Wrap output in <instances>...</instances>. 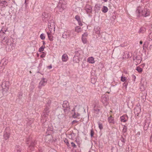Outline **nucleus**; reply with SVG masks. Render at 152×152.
<instances>
[{
    "label": "nucleus",
    "mask_w": 152,
    "mask_h": 152,
    "mask_svg": "<svg viewBox=\"0 0 152 152\" xmlns=\"http://www.w3.org/2000/svg\"><path fill=\"white\" fill-rule=\"evenodd\" d=\"M7 31L5 30L4 31L1 30L0 31V40L2 41L3 42L6 44L7 45L6 48H8L11 51L12 50V47L13 45V43L12 42L10 39H8V37L5 32Z\"/></svg>",
    "instance_id": "obj_1"
},
{
    "label": "nucleus",
    "mask_w": 152,
    "mask_h": 152,
    "mask_svg": "<svg viewBox=\"0 0 152 152\" xmlns=\"http://www.w3.org/2000/svg\"><path fill=\"white\" fill-rule=\"evenodd\" d=\"M26 143L28 145L27 152H32L34 150V146L36 144V141L35 140H33L31 137H29L27 140Z\"/></svg>",
    "instance_id": "obj_2"
},
{
    "label": "nucleus",
    "mask_w": 152,
    "mask_h": 152,
    "mask_svg": "<svg viewBox=\"0 0 152 152\" xmlns=\"http://www.w3.org/2000/svg\"><path fill=\"white\" fill-rule=\"evenodd\" d=\"M50 112L48 107H45L41 115L42 119L41 122L42 124L44 123V126L46 124V119L48 116L49 113Z\"/></svg>",
    "instance_id": "obj_3"
},
{
    "label": "nucleus",
    "mask_w": 152,
    "mask_h": 152,
    "mask_svg": "<svg viewBox=\"0 0 152 152\" xmlns=\"http://www.w3.org/2000/svg\"><path fill=\"white\" fill-rule=\"evenodd\" d=\"M66 7V2L63 0H60L55 9L57 11L62 12Z\"/></svg>",
    "instance_id": "obj_4"
},
{
    "label": "nucleus",
    "mask_w": 152,
    "mask_h": 152,
    "mask_svg": "<svg viewBox=\"0 0 152 152\" xmlns=\"http://www.w3.org/2000/svg\"><path fill=\"white\" fill-rule=\"evenodd\" d=\"M63 110L65 114H68L70 110L69 103L67 101H64L62 104Z\"/></svg>",
    "instance_id": "obj_5"
},
{
    "label": "nucleus",
    "mask_w": 152,
    "mask_h": 152,
    "mask_svg": "<svg viewBox=\"0 0 152 152\" xmlns=\"http://www.w3.org/2000/svg\"><path fill=\"white\" fill-rule=\"evenodd\" d=\"M50 17V15L46 12H43L41 16L42 20L45 22H48Z\"/></svg>",
    "instance_id": "obj_6"
},
{
    "label": "nucleus",
    "mask_w": 152,
    "mask_h": 152,
    "mask_svg": "<svg viewBox=\"0 0 152 152\" xmlns=\"http://www.w3.org/2000/svg\"><path fill=\"white\" fill-rule=\"evenodd\" d=\"M9 82L8 81H4L2 83L3 93H6L9 88Z\"/></svg>",
    "instance_id": "obj_7"
},
{
    "label": "nucleus",
    "mask_w": 152,
    "mask_h": 152,
    "mask_svg": "<svg viewBox=\"0 0 152 152\" xmlns=\"http://www.w3.org/2000/svg\"><path fill=\"white\" fill-rule=\"evenodd\" d=\"M43 126L44 127L47 128V131L46 132V133L47 134H48L50 135L53 131V126L50 124L48 125L47 122L44 126V123L43 124Z\"/></svg>",
    "instance_id": "obj_8"
},
{
    "label": "nucleus",
    "mask_w": 152,
    "mask_h": 152,
    "mask_svg": "<svg viewBox=\"0 0 152 152\" xmlns=\"http://www.w3.org/2000/svg\"><path fill=\"white\" fill-rule=\"evenodd\" d=\"M138 11L139 14H141L143 16L145 17L149 15L150 13L149 9L146 8H144L141 12H140L139 11Z\"/></svg>",
    "instance_id": "obj_9"
},
{
    "label": "nucleus",
    "mask_w": 152,
    "mask_h": 152,
    "mask_svg": "<svg viewBox=\"0 0 152 152\" xmlns=\"http://www.w3.org/2000/svg\"><path fill=\"white\" fill-rule=\"evenodd\" d=\"M10 135V128L6 127L4 132L3 137L4 140H7L9 139Z\"/></svg>",
    "instance_id": "obj_10"
},
{
    "label": "nucleus",
    "mask_w": 152,
    "mask_h": 152,
    "mask_svg": "<svg viewBox=\"0 0 152 152\" xmlns=\"http://www.w3.org/2000/svg\"><path fill=\"white\" fill-rule=\"evenodd\" d=\"M150 123V119L149 118H147L145 120L144 126V130H147Z\"/></svg>",
    "instance_id": "obj_11"
},
{
    "label": "nucleus",
    "mask_w": 152,
    "mask_h": 152,
    "mask_svg": "<svg viewBox=\"0 0 152 152\" xmlns=\"http://www.w3.org/2000/svg\"><path fill=\"white\" fill-rule=\"evenodd\" d=\"M109 98L108 97H106L105 96L103 95L102 96L101 102L105 106L107 105L108 103Z\"/></svg>",
    "instance_id": "obj_12"
},
{
    "label": "nucleus",
    "mask_w": 152,
    "mask_h": 152,
    "mask_svg": "<svg viewBox=\"0 0 152 152\" xmlns=\"http://www.w3.org/2000/svg\"><path fill=\"white\" fill-rule=\"evenodd\" d=\"M47 81V80L45 78H42V80L39 83L38 88L40 89L43 86H45L46 84Z\"/></svg>",
    "instance_id": "obj_13"
},
{
    "label": "nucleus",
    "mask_w": 152,
    "mask_h": 152,
    "mask_svg": "<svg viewBox=\"0 0 152 152\" xmlns=\"http://www.w3.org/2000/svg\"><path fill=\"white\" fill-rule=\"evenodd\" d=\"M85 8L87 13H91L92 12V7L91 5L89 4H86L85 7Z\"/></svg>",
    "instance_id": "obj_14"
},
{
    "label": "nucleus",
    "mask_w": 152,
    "mask_h": 152,
    "mask_svg": "<svg viewBox=\"0 0 152 152\" xmlns=\"http://www.w3.org/2000/svg\"><path fill=\"white\" fill-rule=\"evenodd\" d=\"M106 35V34L105 33H102L100 40L102 42H105L107 41V39Z\"/></svg>",
    "instance_id": "obj_15"
},
{
    "label": "nucleus",
    "mask_w": 152,
    "mask_h": 152,
    "mask_svg": "<svg viewBox=\"0 0 152 152\" xmlns=\"http://www.w3.org/2000/svg\"><path fill=\"white\" fill-rule=\"evenodd\" d=\"M140 112V107L137 106L135 107L134 110V114L135 115H138V114Z\"/></svg>",
    "instance_id": "obj_16"
},
{
    "label": "nucleus",
    "mask_w": 152,
    "mask_h": 152,
    "mask_svg": "<svg viewBox=\"0 0 152 152\" xmlns=\"http://www.w3.org/2000/svg\"><path fill=\"white\" fill-rule=\"evenodd\" d=\"M93 110L94 113L96 114H98L100 110V109L99 108L98 106H96V104L94 105L93 108Z\"/></svg>",
    "instance_id": "obj_17"
},
{
    "label": "nucleus",
    "mask_w": 152,
    "mask_h": 152,
    "mask_svg": "<svg viewBox=\"0 0 152 152\" xmlns=\"http://www.w3.org/2000/svg\"><path fill=\"white\" fill-rule=\"evenodd\" d=\"M8 5V3L6 1H0V7H5Z\"/></svg>",
    "instance_id": "obj_18"
},
{
    "label": "nucleus",
    "mask_w": 152,
    "mask_h": 152,
    "mask_svg": "<svg viewBox=\"0 0 152 152\" xmlns=\"http://www.w3.org/2000/svg\"><path fill=\"white\" fill-rule=\"evenodd\" d=\"M75 19L77 21L79 25L80 26H82L83 24L81 23L80 16L79 15H77L75 16Z\"/></svg>",
    "instance_id": "obj_19"
},
{
    "label": "nucleus",
    "mask_w": 152,
    "mask_h": 152,
    "mask_svg": "<svg viewBox=\"0 0 152 152\" xmlns=\"http://www.w3.org/2000/svg\"><path fill=\"white\" fill-rule=\"evenodd\" d=\"M120 118L122 122H125L127 120L128 117L127 115H124L121 116Z\"/></svg>",
    "instance_id": "obj_20"
},
{
    "label": "nucleus",
    "mask_w": 152,
    "mask_h": 152,
    "mask_svg": "<svg viewBox=\"0 0 152 152\" xmlns=\"http://www.w3.org/2000/svg\"><path fill=\"white\" fill-rule=\"evenodd\" d=\"M142 61L141 57L140 55H138L136 58V59L135 61V62L136 63H135V64L136 65H137L138 64H140L141 63V62Z\"/></svg>",
    "instance_id": "obj_21"
},
{
    "label": "nucleus",
    "mask_w": 152,
    "mask_h": 152,
    "mask_svg": "<svg viewBox=\"0 0 152 152\" xmlns=\"http://www.w3.org/2000/svg\"><path fill=\"white\" fill-rule=\"evenodd\" d=\"M142 79L141 82V84H142V85L140 87V89L141 91H143L145 90V87L144 86L145 83L146 84L147 82L145 80L144 82H143V83H142Z\"/></svg>",
    "instance_id": "obj_22"
},
{
    "label": "nucleus",
    "mask_w": 152,
    "mask_h": 152,
    "mask_svg": "<svg viewBox=\"0 0 152 152\" xmlns=\"http://www.w3.org/2000/svg\"><path fill=\"white\" fill-rule=\"evenodd\" d=\"M126 136V135H125V134H123V135H121V137L120 140H121V141L123 143H124L125 142H126V139H125ZM123 144H122V145H121V146L119 145V142H118V145L120 146H122L123 145Z\"/></svg>",
    "instance_id": "obj_23"
},
{
    "label": "nucleus",
    "mask_w": 152,
    "mask_h": 152,
    "mask_svg": "<svg viewBox=\"0 0 152 152\" xmlns=\"http://www.w3.org/2000/svg\"><path fill=\"white\" fill-rule=\"evenodd\" d=\"M108 122L110 124H114L115 121L114 119V117H113L112 116H110L108 118Z\"/></svg>",
    "instance_id": "obj_24"
},
{
    "label": "nucleus",
    "mask_w": 152,
    "mask_h": 152,
    "mask_svg": "<svg viewBox=\"0 0 152 152\" xmlns=\"http://www.w3.org/2000/svg\"><path fill=\"white\" fill-rule=\"evenodd\" d=\"M100 28L99 27H95L94 28V30L96 34H98L99 37L100 36Z\"/></svg>",
    "instance_id": "obj_25"
},
{
    "label": "nucleus",
    "mask_w": 152,
    "mask_h": 152,
    "mask_svg": "<svg viewBox=\"0 0 152 152\" xmlns=\"http://www.w3.org/2000/svg\"><path fill=\"white\" fill-rule=\"evenodd\" d=\"M68 59V56L66 54H64L62 56V59L63 61L66 62L67 61Z\"/></svg>",
    "instance_id": "obj_26"
},
{
    "label": "nucleus",
    "mask_w": 152,
    "mask_h": 152,
    "mask_svg": "<svg viewBox=\"0 0 152 152\" xmlns=\"http://www.w3.org/2000/svg\"><path fill=\"white\" fill-rule=\"evenodd\" d=\"M47 33L49 39L50 41H52L53 39L52 34L50 33V32H47Z\"/></svg>",
    "instance_id": "obj_27"
},
{
    "label": "nucleus",
    "mask_w": 152,
    "mask_h": 152,
    "mask_svg": "<svg viewBox=\"0 0 152 152\" xmlns=\"http://www.w3.org/2000/svg\"><path fill=\"white\" fill-rule=\"evenodd\" d=\"M83 29L80 26H78L75 27V31L79 33L82 31Z\"/></svg>",
    "instance_id": "obj_28"
},
{
    "label": "nucleus",
    "mask_w": 152,
    "mask_h": 152,
    "mask_svg": "<svg viewBox=\"0 0 152 152\" xmlns=\"http://www.w3.org/2000/svg\"><path fill=\"white\" fill-rule=\"evenodd\" d=\"M88 61L90 63L93 64L94 63V58L93 57H89L88 59Z\"/></svg>",
    "instance_id": "obj_29"
},
{
    "label": "nucleus",
    "mask_w": 152,
    "mask_h": 152,
    "mask_svg": "<svg viewBox=\"0 0 152 152\" xmlns=\"http://www.w3.org/2000/svg\"><path fill=\"white\" fill-rule=\"evenodd\" d=\"M80 115L79 113L74 112V114L72 115V117L74 118H78L79 119L80 118H78V117Z\"/></svg>",
    "instance_id": "obj_30"
},
{
    "label": "nucleus",
    "mask_w": 152,
    "mask_h": 152,
    "mask_svg": "<svg viewBox=\"0 0 152 152\" xmlns=\"http://www.w3.org/2000/svg\"><path fill=\"white\" fill-rule=\"evenodd\" d=\"M108 10V9L106 6H104L103 8L102 9V11L104 13L107 12Z\"/></svg>",
    "instance_id": "obj_31"
},
{
    "label": "nucleus",
    "mask_w": 152,
    "mask_h": 152,
    "mask_svg": "<svg viewBox=\"0 0 152 152\" xmlns=\"http://www.w3.org/2000/svg\"><path fill=\"white\" fill-rule=\"evenodd\" d=\"M15 148V152H21V149L19 146L16 145Z\"/></svg>",
    "instance_id": "obj_32"
},
{
    "label": "nucleus",
    "mask_w": 152,
    "mask_h": 152,
    "mask_svg": "<svg viewBox=\"0 0 152 152\" xmlns=\"http://www.w3.org/2000/svg\"><path fill=\"white\" fill-rule=\"evenodd\" d=\"M138 55H137V54L136 52H134L133 56V60L134 61H135L136 59V57L138 56Z\"/></svg>",
    "instance_id": "obj_33"
},
{
    "label": "nucleus",
    "mask_w": 152,
    "mask_h": 152,
    "mask_svg": "<svg viewBox=\"0 0 152 152\" xmlns=\"http://www.w3.org/2000/svg\"><path fill=\"white\" fill-rule=\"evenodd\" d=\"M68 37V31L64 32L62 34L63 38L65 39H66Z\"/></svg>",
    "instance_id": "obj_34"
},
{
    "label": "nucleus",
    "mask_w": 152,
    "mask_h": 152,
    "mask_svg": "<svg viewBox=\"0 0 152 152\" xmlns=\"http://www.w3.org/2000/svg\"><path fill=\"white\" fill-rule=\"evenodd\" d=\"M127 131V126L124 125L123 128V129L122 131V132L123 133H126Z\"/></svg>",
    "instance_id": "obj_35"
},
{
    "label": "nucleus",
    "mask_w": 152,
    "mask_h": 152,
    "mask_svg": "<svg viewBox=\"0 0 152 152\" xmlns=\"http://www.w3.org/2000/svg\"><path fill=\"white\" fill-rule=\"evenodd\" d=\"M82 40L84 44L87 43V41L86 37H82Z\"/></svg>",
    "instance_id": "obj_36"
},
{
    "label": "nucleus",
    "mask_w": 152,
    "mask_h": 152,
    "mask_svg": "<svg viewBox=\"0 0 152 152\" xmlns=\"http://www.w3.org/2000/svg\"><path fill=\"white\" fill-rule=\"evenodd\" d=\"M75 142H76L79 147H80V145L81 143V141L79 139H76L75 140Z\"/></svg>",
    "instance_id": "obj_37"
},
{
    "label": "nucleus",
    "mask_w": 152,
    "mask_h": 152,
    "mask_svg": "<svg viewBox=\"0 0 152 152\" xmlns=\"http://www.w3.org/2000/svg\"><path fill=\"white\" fill-rule=\"evenodd\" d=\"M51 101L50 100H48L47 103L46 104L45 107H48L49 108V110H50V105Z\"/></svg>",
    "instance_id": "obj_38"
},
{
    "label": "nucleus",
    "mask_w": 152,
    "mask_h": 152,
    "mask_svg": "<svg viewBox=\"0 0 152 152\" xmlns=\"http://www.w3.org/2000/svg\"><path fill=\"white\" fill-rule=\"evenodd\" d=\"M145 31V28H141L140 29L139 33H144Z\"/></svg>",
    "instance_id": "obj_39"
},
{
    "label": "nucleus",
    "mask_w": 152,
    "mask_h": 152,
    "mask_svg": "<svg viewBox=\"0 0 152 152\" xmlns=\"http://www.w3.org/2000/svg\"><path fill=\"white\" fill-rule=\"evenodd\" d=\"M96 81V80L95 78L93 77L91 79V82L92 84H95Z\"/></svg>",
    "instance_id": "obj_40"
},
{
    "label": "nucleus",
    "mask_w": 152,
    "mask_h": 152,
    "mask_svg": "<svg viewBox=\"0 0 152 152\" xmlns=\"http://www.w3.org/2000/svg\"><path fill=\"white\" fill-rule=\"evenodd\" d=\"M45 48V46H42L40 48H39V51L41 52L44 50V48Z\"/></svg>",
    "instance_id": "obj_41"
},
{
    "label": "nucleus",
    "mask_w": 152,
    "mask_h": 152,
    "mask_svg": "<svg viewBox=\"0 0 152 152\" xmlns=\"http://www.w3.org/2000/svg\"><path fill=\"white\" fill-rule=\"evenodd\" d=\"M64 142L66 144V145L68 147L69 146V143L68 140L67 139L65 138V139H64Z\"/></svg>",
    "instance_id": "obj_42"
},
{
    "label": "nucleus",
    "mask_w": 152,
    "mask_h": 152,
    "mask_svg": "<svg viewBox=\"0 0 152 152\" xmlns=\"http://www.w3.org/2000/svg\"><path fill=\"white\" fill-rule=\"evenodd\" d=\"M136 70H137L139 72H141L142 71V69L139 66L137 67Z\"/></svg>",
    "instance_id": "obj_43"
},
{
    "label": "nucleus",
    "mask_w": 152,
    "mask_h": 152,
    "mask_svg": "<svg viewBox=\"0 0 152 152\" xmlns=\"http://www.w3.org/2000/svg\"><path fill=\"white\" fill-rule=\"evenodd\" d=\"M149 41H151V43H152V33H151L149 34Z\"/></svg>",
    "instance_id": "obj_44"
},
{
    "label": "nucleus",
    "mask_w": 152,
    "mask_h": 152,
    "mask_svg": "<svg viewBox=\"0 0 152 152\" xmlns=\"http://www.w3.org/2000/svg\"><path fill=\"white\" fill-rule=\"evenodd\" d=\"M99 127V129L101 130L103 129V125L102 124H101L99 122H98Z\"/></svg>",
    "instance_id": "obj_45"
},
{
    "label": "nucleus",
    "mask_w": 152,
    "mask_h": 152,
    "mask_svg": "<svg viewBox=\"0 0 152 152\" xmlns=\"http://www.w3.org/2000/svg\"><path fill=\"white\" fill-rule=\"evenodd\" d=\"M40 38L42 40H44L45 38V36L44 35V34H42L40 35Z\"/></svg>",
    "instance_id": "obj_46"
},
{
    "label": "nucleus",
    "mask_w": 152,
    "mask_h": 152,
    "mask_svg": "<svg viewBox=\"0 0 152 152\" xmlns=\"http://www.w3.org/2000/svg\"><path fill=\"white\" fill-rule=\"evenodd\" d=\"M77 58H75L76 57V56H74L73 59V61H75L76 62H77L79 61L78 58V56H77Z\"/></svg>",
    "instance_id": "obj_47"
},
{
    "label": "nucleus",
    "mask_w": 152,
    "mask_h": 152,
    "mask_svg": "<svg viewBox=\"0 0 152 152\" xmlns=\"http://www.w3.org/2000/svg\"><path fill=\"white\" fill-rule=\"evenodd\" d=\"M126 77H123L122 76L121 78V80L122 82H124L126 80Z\"/></svg>",
    "instance_id": "obj_48"
},
{
    "label": "nucleus",
    "mask_w": 152,
    "mask_h": 152,
    "mask_svg": "<svg viewBox=\"0 0 152 152\" xmlns=\"http://www.w3.org/2000/svg\"><path fill=\"white\" fill-rule=\"evenodd\" d=\"M94 133V131H93V129H92L91 130V133H90V135H91V137L93 136Z\"/></svg>",
    "instance_id": "obj_49"
},
{
    "label": "nucleus",
    "mask_w": 152,
    "mask_h": 152,
    "mask_svg": "<svg viewBox=\"0 0 152 152\" xmlns=\"http://www.w3.org/2000/svg\"><path fill=\"white\" fill-rule=\"evenodd\" d=\"M71 143V145H72V147L73 148H76V145H75V144L73 142H72Z\"/></svg>",
    "instance_id": "obj_50"
},
{
    "label": "nucleus",
    "mask_w": 152,
    "mask_h": 152,
    "mask_svg": "<svg viewBox=\"0 0 152 152\" xmlns=\"http://www.w3.org/2000/svg\"><path fill=\"white\" fill-rule=\"evenodd\" d=\"M88 34L87 32H85L82 35V37H86L88 36Z\"/></svg>",
    "instance_id": "obj_51"
},
{
    "label": "nucleus",
    "mask_w": 152,
    "mask_h": 152,
    "mask_svg": "<svg viewBox=\"0 0 152 152\" xmlns=\"http://www.w3.org/2000/svg\"><path fill=\"white\" fill-rule=\"evenodd\" d=\"M45 53L44 52H42V53L40 56L41 58H42L44 57L45 56Z\"/></svg>",
    "instance_id": "obj_52"
},
{
    "label": "nucleus",
    "mask_w": 152,
    "mask_h": 152,
    "mask_svg": "<svg viewBox=\"0 0 152 152\" xmlns=\"http://www.w3.org/2000/svg\"><path fill=\"white\" fill-rule=\"evenodd\" d=\"M50 139H49L48 140V141H49V142H53V140H52V139L53 138V137L51 136H50Z\"/></svg>",
    "instance_id": "obj_53"
},
{
    "label": "nucleus",
    "mask_w": 152,
    "mask_h": 152,
    "mask_svg": "<svg viewBox=\"0 0 152 152\" xmlns=\"http://www.w3.org/2000/svg\"><path fill=\"white\" fill-rule=\"evenodd\" d=\"M79 120H73L72 121V124H74L75 123L78 122H79Z\"/></svg>",
    "instance_id": "obj_54"
},
{
    "label": "nucleus",
    "mask_w": 152,
    "mask_h": 152,
    "mask_svg": "<svg viewBox=\"0 0 152 152\" xmlns=\"http://www.w3.org/2000/svg\"><path fill=\"white\" fill-rule=\"evenodd\" d=\"M95 7L98 8L99 10L100 7L99 6L98 4H96L95 5Z\"/></svg>",
    "instance_id": "obj_55"
},
{
    "label": "nucleus",
    "mask_w": 152,
    "mask_h": 152,
    "mask_svg": "<svg viewBox=\"0 0 152 152\" xmlns=\"http://www.w3.org/2000/svg\"><path fill=\"white\" fill-rule=\"evenodd\" d=\"M127 84H128V83H126V82H125L123 83V85L124 86H125L126 87L127 86Z\"/></svg>",
    "instance_id": "obj_56"
},
{
    "label": "nucleus",
    "mask_w": 152,
    "mask_h": 152,
    "mask_svg": "<svg viewBox=\"0 0 152 152\" xmlns=\"http://www.w3.org/2000/svg\"><path fill=\"white\" fill-rule=\"evenodd\" d=\"M22 95L21 94H19V99H21V98H22Z\"/></svg>",
    "instance_id": "obj_57"
},
{
    "label": "nucleus",
    "mask_w": 152,
    "mask_h": 152,
    "mask_svg": "<svg viewBox=\"0 0 152 152\" xmlns=\"http://www.w3.org/2000/svg\"><path fill=\"white\" fill-rule=\"evenodd\" d=\"M29 0H25V3L26 4V5L28 3L27 2Z\"/></svg>",
    "instance_id": "obj_58"
},
{
    "label": "nucleus",
    "mask_w": 152,
    "mask_h": 152,
    "mask_svg": "<svg viewBox=\"0 0 152 152\" xmlns=\"http://www.w3.org/2000/svg\"><path fill=\"white\" fill-rule=\"evenodd\" d=\"M48 68L49 69H51L52 68V65H50V66H48Z\"/></svg>",
    "instance_id": "obj_59"
},
{
    "label": "nucleus",
    "mask_w": 152,
    "mask_h": 152,
    "mask_svg": "<svg viewBox=\"0 0 152 152\" xmlns=\"http://www.w3.org/2000/svg\"><path fill=\"white\" fill-rule=\"evenodd\" d=\"M116 17L115 15H113L112 16L114 20H115L116 18Z\"/></svg>",
    "instance_id": "obj_60"
},
{
    "label": "nucleus",
    "mask_w": 152,
    "mask_h": 152,
    "mask_svg": "<svg viewBox=\"0 0 152 152\" xmlns=\"http://www.w3.org/2000/svg\"><path fill=\"white\" fill-rule=\"evenodd\" d=\"M68 37H70L71 36L70 33H69V31H68Z\"/></svg>",
    "instance_id": "obj_61"
},
{
    "label": "nucleus",
    "mask_w": 152,
    "mask_h": 152,
    "mask_svg": "<svg viewBox=\"0 0 152 152\" xmlns=\"http://www.w3.org/2000/svg\"><path fill=\"white\" fill-rule=\"evenodd\" d=\"M43 46H45V45L46 44L45 42L44 41H43Z\"/></svg>",
    "instance_id": "obj_62"
},
{
    "label": "nucleus",
    "mask_w": 152,
    "mask_h": 152,
    "mask_svg": "<svg viewBox=\"0 0 152 152\" xmlns=\"http://www.w3.org/2000/svg\"><path fill=\"white\" fill-rule=\"evenodd\" d=\"M75 54H76L77 55H78V51H76L75 52Z\"/></svg>",
    "instance_id": "obj_63"
},
{
    "label": "nucleus",
    "mask_w": 152,
    "mask_h": 152,
    "mask_svg": "<svg viewBox=\"0 0 152 152\" xmlns=\"http://www.w3.org/2000/svg\"><path fill=\"white\" fill-rule=\"evenodd\" d=\"M132 77H133V78H134V79H135L136 78V77L134 75H132Z\"/></svg>",
    "instance_id": "obj_64"
}]
</instances>
